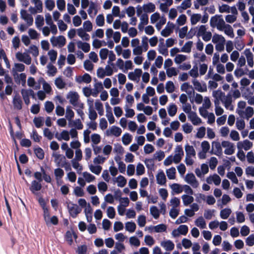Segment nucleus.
Masks as SVG:
<instances>
[{"label":"nucleus","instance_id":"3c124183","mask_svg":"<svg viewBox=\"0 0 254 254\" xmlns=\"http://www.w3.org/2000/svg\"><path fill=\"white\" fill-rule=\"evenodd\" d=\"M238 14V10H237V13H232V14H228L225 16V22L228 23H233L237 21V15Z\"/></svg>","mask_w":254,"mask_h":254},{"label":"nucleus","instance_id":"cd10ccee","mask_svg":"<svg viewBox=\"0 0 254 254\" xmlns=\"http://www.w3.org/2000/svg\"><path fill=\"white\" fill-rule=\"evenodd\" d=\"M25 66L21 63H15L11 70V73L14 78L18 72H23L25 70Z\"/></svg>","mask_w":254,"mask_h":254},{"label":"nucleus","instance_id":"c756f323","mask_svg":"<svg viewBox=\"0 0 254 254\" xmlns=\"http://www.w3.org/2000/svg\"><path fill=\"white\" fill-rule=\"evenodd\" d=\"M69 127H73L77 130L82 129L83 128V125L80 119H77L74 120H72L68 123Z\"/></svg>","mask_w":254,"mask_h":254},{"label":"nucleus","instance_id":"e433bc0d","mask_svg":"<svg viewBox=\"0 0 254 254\" xmlns=\"http://www.w3.org/2000/svg\"><path fill=\"white\" fill-rule=\"evenodd\" d=\"M226 40L225 37L222 35L217 33L213 34L212 39V42L215 44H220L221 43H225Z\"/></svg>","mask_w":254,"mask_h":254},{"label":"nucleus","instance_id":"9d476101","mask_svg":"<svg viewBox=\"0 0 254 254\" xmlns=\"http://www.w3.org/2000/svg\"><path fill=\"white\" fill-rule=\"evenodd\" d=\"M184 155V152L182 145H177L174 149V155H173L174 161L179 164L182 161Z\"/></svg>","mask_w":254,"mask_h":254},{"label":"nucleus","instance_id":"a18cd8bd","mask_svg":"<svg viewBox=\"0 0 254 254\" xmlns=\"http://www.w3.org/2000/svg\"><path fill=\"white\" fill-rule=\"evenodd\" d=\"M94 104L95 108L99 115L101 116H103L104 112L103 103L99 100H96Z\"/></svg>","mask_w":254,"mask_h":254},{"label":"nucleus","instance_id":"72a5a7b5","mask_svg":"<svg viewBox=\"0 0 254 254\" xmlns=\"http://www.w3.org/2000/svg\"><path fill=\"white\" fill-rule=\"evenodd\" d=\"M35 24L38 29H41L45 24L44 16L40 14L37 15L35 19Z\"/></svg>","mask_w":254,"mask_h":254},{"label":"nucleus","instance_id":"de8ad7c7","mask_svg":"<svg viewBox=\"0 0 254 254\" xmlns=\"http://www.w3.org/2000/svg\"><path fill=\"white\" fill-rule=\"evenodd\" d=\"M181 197L183 202V204L186 206L190 204L194 200L193 197L190 195L184 194Z\"/></svg>","mask_w":254,"mask_h":254},{"label":"nucleus","instance_id":"2eb2a0df","mask_svg":"<svg viewBox=\"0 0 254 254\" xmlns=\"http://www.w3.org/2000/svg\"><path fill=\"white\" fill-rule=\"evenodd\" d=\"M49 26H43L39 30H41L44 36L47 37L51 32L54 35H56L58 33V28L57 26L49 25Z\"/></svg>","mask_w":254,"mask_h":254},{"label":"nucleus","instance_id":"680f3d73","mask_svg":"<svg viewBox=\"0 0 254 254\" xmlns=\"http://www.w3.org/2000/svg\"><path fill=\"white\" fill-rule=\"evenodd\" d=\"M195 225L200 229H204L206 228V222L204 219L200 216L197 218L194 221Z\"/></svg>","mask_w":254,"mask_h":254},{"label":"nucleus","instance_id":"393cba45","mask_svg":"<svg viewBox=\"0 0 254 254\" xmlns=\"http://www.w3.org/2000/svg\"><path fill=\"white\" fill-rule=\"evenodd\" d=\"M221 144L217 141H213L212 143L211 154H214L217 156H220L222 153Z\"/></svg>","mask_w":254,"mask_h":254},{"label":"nucleus","instance_id":"473e14b6","mask_svg":"<svg viewBox=\"0 0 254 254\" xmlns=\"http://www.w3.org/2000/svg\"><path fill=\"white\" fill-rule=\"evenodd\" d=\"M39 82L42 84L43 91L46 93L47 94L51 95L52 93V88L50 84L46 82L43 78L40 79Z\"/></svg>","mask_w":254,"mask_h":254},{"label":"nucleus","instance_id":"4c0bfd02","mask_svg":"<svg viewBox=\"0 0 254 254\" xmlns=\"http://www.w3.org/2000/svg\"><path fill=\"white\" fill-rule=\"evenodd\" d=\"M87 12L90 17L93 18L97 13L98 9L96 4L91 2L90 4L89 7L87 10Z\"/></svg>","mask_w":254,"mask_h":254},{"label":"nucleus","instance_id":"0e129e2a","mask_svg":"<svg viewBox=\"0 0 254 254\" xmlns=\"http://www.w3.org/2000/svg\"><path fill=\"white\" fill-rule=\"evenodd\" d=\"M185 150L186 152V155H196V152L193 146L190 145L189 144L185 146Z\"/></svg>","mask_w":254,"mask_h":254},{"label":"nucleus","instance_id":"7c9ffc66","mask_svg":"<svg viewBox=\"0 0 254 254\" xmlns=\"http://www.w3.org/2000/svg\"><path fill=\"white\" fill-rule=\"evenodd\" d=\"M140 23L138 25V28L141 31L144 28L145 25L148 23V16L147 13H143L140 17Z\"/></svg>","mask_w":254,"mask_h":254},{"label":"nucleus","instance_id":"09e8293b","mask_svg":"<svg viewBox=\"0 0 254 254\" xmlns=\"http://www.w3.org/2000/svg\"><path fill=\"white\" fill-rule=\"evenodd\" d=\"M13 104L14 109L18 110L22 109V101L19 96H15L14 97Z\"/></svg>","mask_w":254,"mask_h":254},{"label":"nucleus","instance_id":"2f4dec72","mask_svg":"<svg viewBox=\"0 0 254 254\" xmlns=\"http://www.w3.org/2000/svg\"><path fill=\"white\" fill-rule=\"evenodd\" d=\"M76 81L78 83H82L83 82L85 83H89L92 80L91 76L88 73H85L82 76H78L76 78Z\"/></svg>","mask_w":254,"mask_h":254},{"label":"nucleus","instance_id":"423d86ee","mask_svg":"<svg viewBox=\"0 0 254 254\" xmlns=\"http://www.w3.org/2000/svg\"><path fill=\"white\" fill-rule=\"evenodd\" d=\"M150 21L152 24L156 23L155 27L160 30L162 26L166 23V18L164 16H161L159 13L155 12L151 15Z\"/></svg>","mask_w":254,"mask_h":254},{"label":"nucleus","instance_id":"aec40b11","mask_svg":"<svg viewBox=\"0 0 254 254\" xmlns=\"http://www.w3.org/2000/svg\"><path fill=\"white\" fill-rule=\"evenodd\" d=\"M156 179L157 183L161 186H165L167 182V178L164 171L159 170L156 175Z\"/></svg>","mask_w":254,"mask_h":254},{"label":"nucleus","instance_id":"338daca9","mask_svg":"<svg viewBox=\"0 0 254 254\" xmlns=\"http://www.w3.org/2000/svg\"><path fill=\"white\" fill-rule=\"evenodd\" d=\"M48 56L51 61L50 63H55L57 58L58 52L55 50H50L48 52Z\"/></svg>","mask_w":254,"mask_h":254},{"label":"nucleus","instance_id":"39448f33","mask_svg":"<svg viewBox=\"0 0 254 254\" xmlns=\"http://www.w3.org/2000/svg\"><path fill=\"white\" fill-rule=\"evenodd\" d=\"M70 135L72 138H77L78 136L77 131L74 128H71L69 131L64 129L60 133H57L55 136L59 141L64 140L67 141L70 139Z\"/></svg>","mask_w":254,"mask_h":254},{"label":"nucleus","instance_id":"6e6d98bb","mask_svg":"<svg viewBox=\"0 0 254 254\" xmlns=\"http://www.w3.org/2000/svg\"><path fill=\"white\" fill-rule=\"evenodd\" d=\"M177 106L174 103H171L167 107L168 114L171 117H174L177 112Z\"/></svg>","mask_w":254,"mask_h":254},{"label":"nucleus","instance_id":"bb28decb","mask_svg":"<svg viewBox=\"0 0 254 254\" xmlns=\"http://www.w3.org/2000/svg\"><path fill=\"white\" fill-rule=\"evenodd\" d=\"M160 245L166 251H172L174 249L175 244L170 240H164L160 242Z\"/></svg>","mask_w":254,"mask_h":254},{"label":"nucleus","instance_id":"ddd939ff","mask_svg":"<svg viewBox=\"0 0 254 254\" xmlns=\"http://www.w3.org/2000/svg\"><path fill=\"white\" fill-rule=\"evenodd\" d=\"M236 146L238 149L248 151L252 148L253 143L247 139L243 141H238L236 144Z\"/></svg>","mask_w":254,"mask_h":254},{"label":"nucleus","instance_id":"1a4fd4ad","mask_svg":"<svg viewBox=\"0 0 254 254\" xmlns=\"http://www.w3.org/2000/svg\"><path fill=\"white\" fill-rule=\"evenodd\" d=\"M185 181L194 189L197 188L199 186L198 181L193 173L187 174L185 176Z\"/></svg>","mask_w":254,"mask_h":254},{"label":"nucleus","instance_id":"0eeeda50","mask_svg":"<svg viewBox=\"0 0 254 254\" xmlns=\"http://www.w3.org/2000/svg\"><path fill=\"white\" fill-rule=\"evenodd\" d=\"M15 57L17 61L23 62L26 64L30 65L31 64L32 59L27 53L17 52L15 54Z\"/></svg>","mask_w":254,"mask_h":254},{"label":"nucleus","instance_id":"58836bf2","mask_svg":"<svg viewBox=\"0 0 254 254\" xmlns=\"http://www.w3.org/2000/svg\"><path fill=\"white\" fill-rule=\"evenodd\" d=\"M86 31L80 28L77 29V34L78 36L80 37L83 40L88 41L90 40V37L88 34L86 33Z\"/></svg>","mask_w":254,"mask_h":254},{"label":"nucleus","instance_id":"a19ab883","mask_svg":"<svg viewBox=\"0 0 254 254\" xmlns=\"http://www.w3.org/2000/svg\"><path fill=\"white\" fill-rule=\"evenodd\" d=\"M42 188V185L40 183V182H38L37 181H33L31 183V187H30V190L32 191V192L34 194L36 193V191L40 190Z\"/></svg>","mask_w":254,"mask_h":254},{"label":"nucleus","instance_id":"c03bdc74","mask_svg":"<svg viewBox=\"0 0 254 254\" xmlns=\"http://www.w3.org/2000/svg\"><path fill=\"white\" fill-rule=\"evenodd\" d=\"M166 173L169 180H175L176 178V170L174 167L167 169Z\"/></svg>","mask_w":254,"mask_h":254},{"label":"nucleus","instance_id":"13d9d810","mask_svg":"<svg viewBox=\"0 0 254 254\" xmlns=\"http://www.w3.org/2000/svg\"><path fill=\"white\" fill-rule=\"evenodd\" d=\"M74 117V113L71 107L68 106L65 110V118L68 120V123L72 120Z\"/></svg>","mask_w":254,"mask_h":254},{"label":"nucleus","instance_id":"9b49d317","mask_svg":"<svg viewBox=\"0 0 254 254\" xmlns=\"http://www.w3.org/2000/svg\"><path fill=\"white\" fill-rule=\"evenodd\" d=\"M122 133V129L115 126H113L109 127L106 131V135L107 136H114L115 137H119Z\"/></svg>","mask_w":254,"mask_h":254},{"label":"nucleus","instance_id":"5701e85b","mask_svg":"<svg viewBox=\"0 0 254 254\" xmlns=\"http://www.w3.org/2000/svg\"><path fill=\"white\" fill-rule=\"evenodd\" d=\"M221 181L220 177L216 174L210 175L206 179V182L208 184L214 183L216 186H219L220 184Z\"/></svg>","mask_w":254,"mask_h":254},{"label":"nucleus","instance_id":"6ab92c4d","mask_svg":"<svg viewBox=\"0 0 254 254\" xmlns=\"http://www.w3.org/2000/svg\"><path fill=\"white\" fill-rule=\"evenodd\" d=\"M52 155L54 158L55 162L58 166L61 167L64 166L63 163L66 161V158L64 156L56 152H54Z\"/></svg>","mask_w":254,"mask_h":254},{"label":"nucleus","instance_id":"e2e57ef3","mask_svg":"<svg viewBox=\"0 0 254 254\" xmlns=\"http://www.w3.org/2000/svg\"><path fill=\"white\" fill-rule=\"evenodd\" d=\"M168 47L163 43H160L158 46L159 53L163 56H167L168 55Z\"/></svg>","mask_w":254,"mask_h":254},{"label":"nucleus","instance_id":"603ef678","mask_svg":"<svg viewBox=\"0 0 254 254\" xmlns=\"http://www.w3.org/2000/svg\"><path fill=\"white\" fill-rule=\"evenodd\" d=\"M149 229L153 230L156 233H161L166 231L167 226L165 224H162L150 227Z\"/></svg>","mask_w":254,"mask_h":254},{"label":"nucleus","instance_id":"b1692460","mask_svg":"<svg viewBox=\"0 0 254 254\" xmlns=\"http://www.w3.org/2000/svg\"><path fill=\"white\" fill-rule=\"evenodd\" d=\"M174 28V24L169 22L165 28L161 31V35L164 37L169 36L173 33Z\"/></svg>","mask_w":254,"mask_h":254},{"label":"nucleus","instance_id":"f257e3e1","mask_svg":"<svg viewBox=\"0 0 254 254\" xmlns=\"http://www.w3.org/2000/svg\"><path fill=\"white\" fill-rule=\"evenodd\" d=\"M210 25L212 28H216L220 31H223L225 35L231 38L235 36L234 30L231 25L226 23L221 15H215L211 17Z\"/></svg>","mask_w":254,"mask_h":254},{"label":"nucleus","instance_id":"4be33fe9","mask_svg":"<svg viewBox=\"0 0 254 254\" xmlns=\"http://www.w3.org/2000/svg\"><path fill=\"white\" fill-rule=\"evenodd\" d=\"M67 207L70 215L73 218L76 217L81 211L77 205L73 203H69Z\"/></svg>","mask_w":254,"mask_h":254},{"label":"nucleus","instance_id":"79ce46f5","mask_svg":"<svg viewBox=\"0 0 254 254\" xmlns=\"http://www.w3.org/2000/svg\"><path fill=\"white\" fill-rule=\"evenodd\" d=\"M193 43L192 41H189L185 43L184 45L181 48L182 52L185 53H190L191 51V49L193 46Z\"/></svg>","mask_w":254,"mask_h":254},{"label":"nucleus","instance_id":"412c9836","mask_svg":"<svg viewBox=\"0 0 254 254\" xmlns=\"http://www.w3.org/2000/svg\"><path fill=\"white\" fill-rule=\"evenodd\" d=\"M20 15L22 19H23L27 23V25L31 26L33 23V18L32 16L28 13L26 10L22 9L20 11Z\"/></svg>","mask_w":254,"mask_h":254},{"label":"nucleus","instance_id":"20e7f679","mask_svg":"<svg viewBox=\"0 0 254 254\" xmlns=\"http://www.w3.org/2000/svg\"><path fill=\"white\" fill-rule=\"evenodd\" d=\"M66 98L69 102L74 107L83 109L84 104L80 101V96L77 92L75 91H70L66 96Z\"/></svg>","mask_w":254,"mask_h":254},{"label":"nucleus","instance_id":"37998d69","mask_svg":"<svg viewBox=\"0 0 254 254\" xmlns=\"http://www.w3.org/2000/svg\"><path fill=\"white\" fill-rule=\"evenodd\" d=\"M94 95L97 97L98 94L104 90L103 83L100 81L95 82L94 84V89H93Z\"/></svg>","mask_w":254,"mask_h":254},{"label":"nucleus","instance_id":"49530a36","mask_svg":"<svg viewBox=\"0 0 254 254\" xmlns=\"http://www.w3.org/2000/svg\"><path fill=\"white\" fill-rule=\"evenodd\" d=\"M54 63H49L47 66V73L49 75L54 76L57 73L56 67L53 65Z\"/></svg>","mask_w":254,"mask_h":254},{"label":"nucleus","instance_id":"c9c22d12","mask_svg":"<svg viewBox=\"0 0 254 254\" xmlns=\"http://www.w3.org/2000/svg\"><path fill=\"white\" fill-rule=\"evenodd\" d=\"M156 9L155 5L152 2H148L143 5V10L144 13H151L155 11Z\"/></svg>","mask_w":254,"mask_h":254},{"label":"nucleus","instance_id":"6e6552de","mask_svg":"<svg viewBox=\"0 0 254 254\" xmlns=\"http://www.w3.org/2000/svg\"><path fill=\"white\" fill-rule=\"evenodd\" d=\"M221 145L225 149L224 153L225 154L231 155L234 153L235 147L233 143L229 141L224 140L221 142Z\"/></svg>","mask_w":254,"mask_h":254},{"label":"nucleus","instance_id":"7ed1b4c3","mask_svg":"<svg viewBox=\"0 0 254 254\" xmlns=\"http://www.w3.org/2000/svg\"><path fill=\"white\" fill-rule=\"evenodd\" d=\"M236 113L242 119L249 120L254 114L253 108L250 106L247 107V103L244 101H240L238 102Z\"/></svg>","mask_w":254,"mask_h":254},{"label":"nucleus","instance_id":"69168bd1","mask_svg":"<svg viewBox=\"0 0 254 254\" xmlns=\"http://www.w3.org/2000/svg\"><path fill=\"white\" fill-rule=\"evenodd\" d=\"M214 104V111L216 116H222L224 113V110L222 107L220 103H215Z\"/></svg>","mask_w":254,"mask_h":254},{"label":"nucleus","instance_id":"f8f14e48","mask_svg":"<svg viewBox=\"0 0 254 254\" xmlns=\"http://www.w3.org/2000/svg\"><path fill=\"white\" fill-rule=\"evenodd\" d=\"M142 74V71L141 69L135 68L133 71L129 72L127 76L129 80L138 83Z\"/></svg>","mask_w":254,"mask_h":254},{"label":"nucleus","instance_id":"052dcab7","mask_svg":"<svg viewBox=\"0 0 254 254\" xmlns=\"http://www.w3.org/2000/svg\"><path fill=\"white\" fill-rule=\"evenodd\" d=\"M236 127L239 130H244L246 128V123L242 118H238L236 122Z\"/></svg>","mask_w":254,"mask_h":254},{"label":"nucleus","instance_id":"4468645a","mask_svg":"<svg viewBox=\"0 0 254 254\" xmlns=\"http://www.w3.org/2000/svg\"><path fill=\"white\" fill-rule=\"evenodd\" d=\"M50 41L53 46L61 48L65 44L66 40L63 36H60L52 37Z\"/></svg>","mask_w":254,"mask_h":254},{"label":"nucleus","instance_id":"a211bd4d","mask_svg":"<svg viewBox=\"0 0 254 254\" xmlns=\"http://www.w3.org/2000/svg\"><path fill=\"white\" fill-rule=\"evenodd\" d=\"M189 120L193 126H199L202 124V120L198 117L195 112H193L188 116Z\"/></svg>","mask_w":254,"mask_h":254},{"label":"nucleus","instance_id":"4d7b16f0","mask_svg":"<svg viewBox=\"0 0 254 254\" xmlns=\"http://www.w3.org/2000/svg\"><path fill=\"white\" fill-rule=\"evenodd\" d=\"M54 175L55 176L56 180L57 181V183H59V182L64 177V172L62 169L59 168L54 170Z\"/></svg>","mask_w":254,"mask_h":254},{"label":"nucleus","instance_id":"c85d7f7f","mask_svg":"<svg viewBox=\"0 0 254 254\" xmlns=\"http://www.w3.org/2000/svg\"><path fill=\"white\" fill-rule=\"evenodd\" d=\"M114 184H117V186L120 188L124 187L127 183V180L125 177L120 175L113 179Z\"/></svg>","mask_w":254,"mask_h":254},{"label":"nucleus","instance_id":"dca6fc26","mask_svg":"<svg viewBox=\"0 0 254 254\" xmlns=\"http://www.w3.org/2000/svg\"><path fill=\"white\" fill-rule=\"evenodd\" d=\"M192 83L194 88L200 92H205L207 90L206 84L204 82H200L197 79H192Z\"/></svg>","mask_w":254,"mask_h":254},{"label":"nucleus","instance_id":"8fccbe9b","mask_svg":"<svg viewBox=\"0 0 254 254\" xmlns=\"http://www.w3.org/2000/svg\"><path fill=\"white\" fill-rule=\"evenodd\" d=\"M136 228V225L134 222L128 221L125 223V229L129 233L134 232Z\"/></svg>","mask_w":254,"mask_h":254},{"label":"nucleus","instance_id":"a878e982","mask_svg":"<svg viewBox=\"0 0 254 254\" xmlns=\"http://www.w3.org/2000/svg\"><path fill=\"white\" fill-rule=\"evenodd\" d=\"M244 54L246 56L248 64L250 67H253L254 65L253 54L250 49H245L244 52Z\"/></svg>","mask_w":254,"mask_h":254},{"label":"nucleus","instance_id":"f03ea898","mask_svg":"<svg viewBox=\"0 0 254 254\" xmlns=\"http://www.w3.org/2000/svg\"><path fill=\"white\" fill-rule=\"evenodd\" d=\"M212 95L214 98V103H220L221 101L226 110L231 111L234 110V106L232 104V97L230 93L225 95L221 90H213Z\"/></svg>","mask_w":254,"mask_h":254},{"label":"nucleus","instance_id":"5fc2aeb1","mask_svg":"<svg viewBox=\"0 0 254 254\" xmlns=\"http://www.w3.org/2000/svg\"><path fill=\"white\" fill-rule=\"evenodd\" d=\"M188 59V57L183 54L176 55L174 59V62L177 64H180L186 62Z\"/></svg>","mask_w":254,"mask_h":254},{"label":"nucleus","instance_id":"774afa93","mask_svg":"<svg viewBox=\"0 0 254 254\" xmlns=\"http://www.w3.org/2000/svg\"><path fill=\"white\" fill-rule=\"evenodd\" d=\"M55 105L51 101H48L45 102L44 103L45 110L48 114L52 113L53 111Z\"/></svg>","mask_w":254,"mask_h":254},{"label":"nucleus","instance_id":"ea45409f","mask_svg":"<svg viewBox=\"0 0 254 254\" xmlns=\"http://www.w3.org/2000/svg\"><path fill=\"white\" fill-rule=\"evenodd\" d=\"M54 82L56 87L59 89L64 88L66 85L65 81L61 76L56 78L55 79Z\"/></svg>","mask_w":254,"mask_h":254},{"label":"nucleus","instance_id":"f3484780","mask_svg":"<svg viewBox=\"0 0 254 254\" xmlns=\"http://www.w3.org/2000/svg\"><path fill=\"white\" fill-rule=\"evenodd\" d=\"M219 12L220 13H237V8L235 6H230L226 4H223L218 7Z\"/></svg>","mask_w":254,"mask_h":254},{"label":"nucleus","instance_id":"f704fd0d","mask_svg":"<svg viewBox=\"0 0 254 254\" xmlns=\"http://www.w3.org/2000/svg\"><path fill=\"white\" fill-rule=\"evenodd\" d=\"M76 44L78 48L82 50L84 52L88 53L90 51V46L89 43L78 41L77 42Z\"/></svg>","mask_w":254,"mask_h":254},{"label":"nucleus","instance_id":"bf43d9fd","mask_svg":"<svg viewBox=\"0 0 254 254\" xmlns=\"http://www.w3.org/2000/svg\"><path fill=\"white\" fill-rule=\"evenodd\" d=\"M89 168L92 173L97 175H99L102 170V167L101 166L93 164L89 165Z\"/></svg>","mask_w":254,"mask_h":254},{"label":"nucleus","instance_id":"864d4df0","mask_svg":"<svg viewBox=\"0 0 254 254\" xmlns=\"http://www.w3.org/2000/svg\"><path fill=\"white\" fill-rule=\"evenodd\" d=\"M191 5V1L188 0H184L181 4L178 6L177 8L180 12H183L185 10L190 8Z\"/></svg>","mask_w":254,"mask_h":254}]
</instances>
